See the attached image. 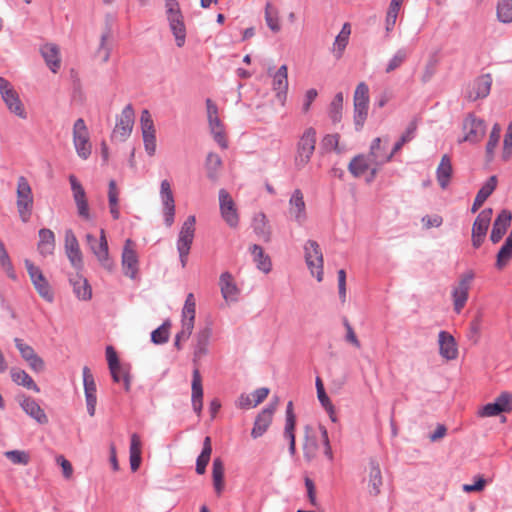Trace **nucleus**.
Listing matches in <instances>:
<instances>
[{"label": "nucleus", "mask_w": 512, "mask_h": 512, "mask_svg": "<svg viewBox=\"0 0 512 512\" xmlns=\"http://www.w3.org/2000/svg\"><path fill=\"white\" fill-rule=\"evenodd\" d=\"M87 244L96 257L99 265L108 272H113L115 269V263L109 254V246L106 238L104 229L100 230V237L97 239L92 234L86 235Z\"/></svg>", "instance_id": "f257e3e1"}, {"label": "nucleus", "mask_w": 512, "mask_h": 512, "mask_svg": "<svg viewBox=\"0 0 512 512\" xmlns=\"http://www.w3.org/2000/svg\"><path fill=\"white\" fill-rule=\"evenodd\" d=\"M24 265L38 295L46 302L52 303L54 301V292L41 268L28 259L24 261Z\"/></svg>", "instance_id": "f03ea898"}, {"label": "nucleus", "mask_w": 512, "mask_h": 512, "mask_svg": "<svg viewBox=\"0 0 512 512\" xmlns=\"http://www.w3.org/2000/svg\"><path fill=\"white\" fill-rule=\"evenodd\" d=\"M196 302L194 295L189 293L182 309L181 330L177 333L174 345L180 349L181 341H186L192 334L195 321Z\"/></svg>", "instance_id": "7ed1b4c3"}, {"label": "nucleus", "mask_w": 512, "mask_h": 512, "mask_svg": "<svg viewBox=\"0 0 512 512\" xmlns=\"http://www.w3.org/2000/svg\"><path fill=\"white\" fill-rule=\"evenodd\" d=\"M17 210L23 222H28L33 209V193L28 180L24 176H20L17 180L16 188Z\"/></svg>", "instance_id": "20e7f679"}, {"label": "nucleus", "mask_w": 512, "mask_h": 512, "mask_svg": "<svg viewBox=\"0 0 512 512\" xmlns=\"http://www.w3.org/2000/svg\"><path fill=\"white\" fill-rule=\"evenodd\" d=\"M0 94L3 102L10 113L20 119L27 118V112L18 92L13 88L8 80L0 77Z\"/></svg>", "instance_id": "39448f33"}, {"label": "nucleus", "mask_w": 512, "mask_h": 512, "mask_svg": "<svg viewBox=\"0 0 512 512\" xmlns=\"http://www.w3.org/2000/svg\"><path fill=\"white\" fill-rule=\"evenodd\" d=\"M195 224V216H189L182 224L178 235L177 250L182 267H185L187 264L188 255L195 236Z\"/></svg>", "instance_id": "423d86ee"}, {"label": "nucleus", "mask_w": 512, "mask_h": 512, "mask_svg": "<svg viewBox=\"0 0 512 512\" xmlns=\"http://www.w3.org/2000/svg\"><path fill=\"white\" fill-rule=\"evenodd\" d=\"M316 131L314 128H307L301 135L297 143V152L295 155V164L298 168L306 166L315 150Z\"/></svg>", "instance_id": "0eeeda50"}, {"label": "nucleus", "mask_w": 512, "mask_h": 512, "mask_svg": "<svg viewBox=\"0 0 512 512\" xmlns=\"http://www.w3.org/2000/svg\"><path fill=\"white\" fill-rule=\"evenodd\" d=\"M473 278L474 274L472 272L464 273L452 287L451 297L453 301V310L457 314L461 313L468 301Z\"/></svg>", "instance_id": "6e6552de"}, {"label": "nucleus", "mask_w": 512, "mask_h": 512, "mask_svg": "<svg viewBox=\"0 0 512 512\" xmlns=\"http://www.w3.org/2000/svg\"><path fill=\"white\" fill-rule=\"evenodd\" d=\"M73 144L76 149L77 155L86 160L92 152V144L85 121L79 118L73 125Z\"/></svg>", "instance_id": "1a4fd4ad"}, {"label": "nucleus", "mask_w": 512, "mask_h": 512, "mask_svg": "<svg viewBox=\"0 0 512 512\" xmlns=\"http://www.w3.org/2000/svg\"><path fill=\"white\" fill-rule=\"evenodd\" d=\"M206 110L210 132L213 135L214 140L222 148H227L228 145L225 134V128L222 121L219 118L218 107L211 99L206 100Z\"/></svg>", "instance_id": "9d476101"}, {"label": "nucleus", "mask_w": 512, "mask_h": 512, "mask_svg": "<svg viewBox=\"0 0 512 512\" xmlns=\"http://www.w3.org/2000/svg\"><path fill=\"white\" fill-rule=\"evenodd\" d=\"M306 264L318 282L323 279V254L316 241L309 240L304 246Z\"/></svg>", "instance_id": "9b49d317"}, {"label": "nucleus", "mask_w": 512, "mask_h": 512, "mask_svg": "<svg viewBox=\"0 0 512 512\" xmlns=\"http://www.w3.org/2000/svg\"><path fill=\"white\" fill-rule=\"evenodd\" d=\"M121 265L125 276L136 279L139 272V258L136 250V243L127 239L124 243Z\"/></svg>", "instance_id": "f8f14e48"}, {"label": "nucleus", "mask_w": 512, "mask_h": 512, "mask_svg": "<svg viewBox=\"0 0 512 512\" xmlns=\"http://www.w3.org/2000/svg\"><path fill=\"white\" fill-rule=\"evenodd\" d=\"M134 110L129 104L123 108L116 120V125L112 132V139L120 142L125 141L132 133L134 126Z\"/></svg>", "instance_id": "ddd939ff"}, {"label": "nucleus", "mask_w": 512, "mask_h": 512, "mask_svg": "<svg viewBox=\"0 0 512 512\" xmlns=\"http://www.w3.org/2000/svg\"><path fill=\"white\" fill-rule=\"evenodd\" d=\"M219 209L222 219L230 228H237L239 225V213L235 201L225 190L219 191Z\"/></svg>", "instance_id": "4468645a"}, {"label": "nucleus", "mask_w": 512, "mask_h": 512, "mask_svg": "<svg viewBox=\"0 0 512 512\" xmlns=\"http://www.w3.org/2000/svg\"><path fill=\"white\" fill-rule=\"evenodd\" d=\"M64 249L72 267L76 271L81 272L84 266L83 254L81 252L79 242L72 230H67L65 232Z\"/></svg>", "instance_id": "2eb2a0df"}, {"label": "nucleus", "mask_w": 512, "mask_h": 512, "mask_svg": "<svg viewBox=\"0 0 512 512\" xmlns=\"http://www.w3.org/2000/svg\"><path fill=\"white\" fill-rule=\"evenodd\" d=\"M492 215L493 210L491 208H486L482 210L476 217L472 226V245L475 248L480 247V245L483 243L491 222Z\"/></svg>", "instance_id": "dca6fc26"}, {"label": "nucleus", "mask_w": 512, "mask_h": 512, "mask_svg": "<svg viewBox=\"0 0 512 512\" xmlns=\"http://www.w3.org/2000/svg\"><path fill=\"white\" fill-rule=\"evenodd\" d=\"M159 194L163 205L165 224L170 227L174 223L175 200L169 180L164 179L161 181Z\"/></svg>", "instance_id": "f3484780"}, {"label": "nucleus", "mask_w": 512, "mask_h": 512, "mask_svg": "<svg viewBox=\"0 0 512 512\" xmlns=\"http://www.w3.org/2000/svg\"><path fill=\"white\" fill-rule=\"evenodd\" d=\"M512 411V394L502 392L493 403H488L478 411L479 417H493Z\"/></svg>", "instance_id": "a211bd4d"}, {"label": "nucleus", "mask_w": 512, "mask_h": 512, "mask_svg": "<svg viewBox=\"0 0 512 512\" xmlns=\"http://www.w3.org/2000/svg\"><path fill=\"white\" fill-rule=\"evenodd\" d=\"M69 182L71 185V190L73 193V199L75 201L78 215L86 220H91L90 209L86 197V192L82 186V184L78 181V179L74 175L69 176Z\"/></svg>", "instance_id": "6ab92c4d"}, {"label": "nucleus", "mask_w": 512, "mask_h": 512, "mask_svg": "<svg viewBox=\"0 0 512 512\" xmlns=\"http://www.w3.org/2000/svg\"><path fill=\"white\" fill-rule=\"evenodd\" d=\"M278 406V398L264 408L256 417L251 436L256 439L261 437L272 423L273 415Z\"/></svg>", "instance_id": "aec40b11"}, {"label": "nucleus", "mask_w": 512, "mask_h": 512, "mask_svg": "<svg viewBox=\"0 0 512 512\" xmlns=\"http://www.w3.org/2000/svg\"><path fill=\"white\" fill-rule=\"evenodd\" d=\"M464 138L463 141L477 143L485 135L486 125L483 120L474 115H468L463 123Z\"/></svg>", "instance_id": "412c9836"}, {"label": "nucleus", "mask_w": 512, "mask_h": 512, "mask_svg": "<svg viewBox=\"0 0 512 512\" xmlns=\"http://www.w3.org/2000/svg\"><path fill=\"white\" fill-rule=\"evenodd\" d=\"M82 374L87 411L90 416H94L97 404L96 383L90 369L87 366L83 368Z\"/></svg>", "instance_id": "4be33fe9"}, {"label": "nucleus", "mask_w": 512, "mask_h": 512, "mask_svg": "<svg viewBox=\"0 0 512 512\" xmlns=\"http://www.w3.org/2000/svg\"><path fill=\"white\" fill-rule=\"evenodd\" d=\"M15 345L19 350L22 358L28 363L29 367L36 372H42L45 368V363L41 357H39L34 349L23 342L19 338L14 339Z\"/></svg>", "instance_id": "5701e85b"}, {"label": "nucleus", "mask_w": 512, "mask_h": 512, "mask_svg": "<svg viewBox=\"0 0 512 512\" xmlns=\"http://www.w3.org/2000/svg\"><path fill=\"white\" fill-rule=\"evenodd\" d=\"M367 155L370 157L371 161L374 162L373 174H377L380 167L392 159V154H389L386 146L382 145V139L380 137L372 141L370 151Z\"/></svg>", "instance_id": "b1692460"}, {"label": "nucleus", "mask_w": 512, "mask_h": 512, "mask_svg": "<svg viewBox=\"0 0 512 512\" xmlns=\"http://www.w3.org/2000/svg\"><path fill=\"white\" fill-rule=\"evenodd\" d=\"M492 85V77L489 74L482 75L471 83L467 90V97L471 101L485 98L489 95Z\"/></svg>", "instance_id": "393cba45"}, {"label": "nucleus", "mask_w": 512, "mask_h": 512, "mask_svg": "<svg viewBox=\"0 0 512 512\" xmlns=\"http://www.w3.org/2000/svg\"><path fill=\"white\" fill-rule=\"evenodd\" d=\"M349 171L355 177L364 176L367 172H369V177L367 181H372L376 174H373L374 162L371 161L368 155H358L354 157L349 163Z\"/></svg>", "instance_id": "a878e982"}, {"label": "nucleus", "mask_w": 512, "mask_h": 512, "mask_svg": "<svg viewBox=\"0 0 512 512\" xmlns=\"http://www.w3.org/2000/svg\"><path fill=\"white\" fill-rule=\"evenodd\" d=\"M40 53L49 69L53 73H57L61 67L59 46L54 43H45L41 46Z\"/></svg>", "instance_id": "bb28decb"}, {"label": "nucleus", "mask_w": 512, "mask_h": 512, "mask_svg": "<svg viewBox=\"0 0 512 512\" xmlns=\"http://www.w3.org/2000/svg\"><path fill=\"white\" fill-rule=\"evenodd\" d=\"M269 392L268 388L262 387L255 390L252 394L243 393L238 397L236 406L243 410L254 408L267 398Z\"/></svg>", "instance_id": "cd10ccee"}, {"label": "nucleus", "mask_w": 512, "mask_h": 512, "mask_svg": "<svg viewBox=\"0 0 512 512\" xmlns=\"http://www.w3.org/2000/svg\"><path fill=\"white\" fill-rule=\"evenodd\" d=\"M273 90L276 92V97L284 104L288 90V67L282 65L273 75L272 82Z\"/></svg>", "instance_id": "c85d7f7f"}, {"label": "nucleus", "mask_w": 512, "mask_h": 512, "mask_svg": "<svg viewBox=\"0 0 512 512\" xmlns=\"http://www.w3.org/2000/svg\"><path fill=\"white\" fill-rule=\"evenodd\" d=\"M219 286L221 294L226 302H236L238 300L240 291L233 276L229 272H224L220 275Z\"/></svg>", "instance_id": "c756f323"}, {"label": "nucleus", "mask_w": 512, "mask_h": 512, "mask_svg": "<svg viewBox=\"0 0 512 512\" xmlns=\"http://www.w3.org/2000/svg\"><path fill=\"white\" fill-rule=\"evenodd\" d=\"M191 390V402L193 410L197 413V415H200L203 407V386L202 378L198 368L193 370Z\"/></svg>", "instance_id": "7c9ffc66"}, {"label": "nucleus", "mask_w": 512, "mask_h": 512, "mask_svg": "<svg viewBox=\"0 0 512 512\" xmlns=\"http://www.w3.org/2000/svg\"><path fill=\"white\" fill-rule=\"evenodd\" d=\"M512 220V214L508 210H502L494 221L493 228L490 235V240L496 244L498 243L507 231Z\"/></svg>", "instance_id": "2f4dec72"}, {"label": "nucleus", "mask_w": 512, "mask_h": 512, "mask_svg": "<svg viewBox=\"0 0 512 512\" xmlns=\"http://www.w3.org/2000/svg\"><path fill=\"white\" fill-rule=\"evenodd\" d=\"M69 282L73 287V292L79 300H90L92 297V289L88 280L78 271L75 275L70 276Z\"/></svg>", "instance_id": "473e14b6"}, {"label": "nucleus", "mask_w": 512, "mask_h": 512, "mask_svg": "<svg viewBox=\"0 0 512 512\" xmlns=\"http://www.w3.org/2000/svg\"><path fill=\"white\" fill-rule=\"evenodd\" d=\"M295 426L296 416L293 412V403L288 402L286 407V422L284 427V437L289 441V452L291 455L295 454Z\"/></svg>", "instance_id": "72a5a7b5"}, {"label": "nucleus", "mask_w": 512, "mask_h": 512, "mask_svg": "<svg viewBox=\"0 0 512 512\" xmlns=\"http://www.w3.org/2000/svg\"><path fill=\"white\" fill-rule=\"evenodd\" d=\"M438 338L440 355L446 360L456 359L458 356V349L453 336L445 331H441Z\"/></svg>", "instance_id": "f704fd0d"}, {"label": "nucleus", "mask_w": 512, "mask_h": 512, "mask_svg": "<svg viewBox=\"0 0 512 512\" xmlns=\"http://www.w3.org/2000/svg\"><path fill=\"white\" fill-rule=\"evenodd\" d=\"M289 213L299 224H302L306 219V206L303 194L298 189L293 192L289 200Z\"/></svg>", "instance_id": "c9c22d12"}, {"label": "nucleus", "mask_w": 512, "mask_h": 512, "mask_svg": "<svg viewBox=\"0 0 512 512\" xmlns=\"http://www.w3.org/2000/svg\"><path fill=\"white\" fill-rule=\"evenodd\" d=\"M252 227L256 235L263 241L269 242L271 239V226L267 216L263 212H257L252 219Z\"/></svg>", "instance_id": "e433bc0d"}, {"label": "nucleus", "mask_w": 512, "mask_h": 512, "mask_svg": "<svg viewBox=\"0 0 512 512\" xmlns=\"http://www.w3.org/2000/svg\"><path fill=\"white\" fill-rule=\"evenodd\" d=\"M55 249V235L50 229L39 230V242L37 250L41 256L46 257L52 255Z\"/></svg>", "instance_id": "4c0bfd02"}, {"label": "nucleus", "mask_w": 512, "mask_h": 512, "mask_svg": "<svg viewBox=\"0 0 512 512\" xmlns=\"http://www.w3.org/2000/svg\"><path fill=\"white\" fill-rule=\"evenodd\" d=\"M167 17L170 24V28L175 36L177 46H183L186 37V29L183 22V16L181 14V11L167 15Z\"/></svg>", "instance_id": "58836bf2"}, {"label": "nucleus", "mask_w": 512, "mask_h": 512, "mask_svg": "<svg viewBox=\"0 0 512 512\" xmlns=\"http://www.w3.org/2000/svg\"><path fill=\"white\" fill-rule=\"evenodd\" d=\"M107 196L109 212L114 220H118L120 218V189L113 179L108 183Z\"/></svg>", "instance_id": "ea45409f"}, {"label": "nucleus", "mask_w": 512, "mask_h": 512, "mask_svg": "<svg viewBox=\"0 0 512 512\" xmlns=\"http://www.w3.org/2000/svg\"><path fill=\"white\" fill-rule=\"evenodd\" d=\"M20 405L22 409L33 419H35L40 424H46L48 422V418L43 411V409L38 405V403L29 397H25L20 401Z\"/></svg>", "instance_id": "a19ab883"}, {"label": "nucleus", "mask_w": 512, "mask_h": 512, "mask_svg": "<svg viewBox=\"0 0 512 512\" xmlns=\"http://www.w3.org/2000/svg\"><path fill=\"white\" fill-rule=\"evenodd\" d=\"M130 467L133 472L137 471L141 464L142 442L138 434L133 433L130 438Z\"/></svg>", "instance_id": "79ce46f5"}, {"label": "nucleus", "mask_w": 512, "mask_h": 512, "mask_svg": "<svg viewBox=\"0 0 512 512\" xmlns=\"http://www.w3.org/2000/svg\"><path fill=\"white\" fill-rule=\"evenodd\" d=\"M350 34L351 26L349 23H345L342 26V29L339 32V34L336 36L332 46V53L337 59L342 57L344 50L349 42Z\"/></svg>", "instance_id": "37998d69"}, {"label": "nucleus", "mask_w": 512, "mask_h": 512, "mask_svg": "<svg viewBox=\"0 0 512 512\" xmlns=\"http://www.w3.org/2000/svg\"><path fill=\"white\" fill-rule=\"evenodd\" d=\"M382 486V475L379 464L375 460H371L369 463V493L373 496H377L380 493Z\"/></svg>", "instance_id": "c03bdc74"}, {"label": "nucleus", "mask_w": 512, "mask_h": 512, "mask_svg": "<svg viewBox=\"0 0 512 512\" xmlns=\"http://www.w3.org/2000/svg\"><path fill=\"white\" fill-rule=\"evenodd\" d=\"M250 252L253 256V260L257 265V268L268 274L272 269V263L270 257L264 253L261 246L254 244L250 247Z\"/></svg>", "instance_id": "a18cd8bd"}, {"label": "nucleus", "mask_w": 512, "mask_h": 512, "mask_svg": "<svg viewBox=\"0 0 512 512\" xmlns=\"http://www.w3.org/2000/svg\"><path fill=\"white\" fill-rule=\"evenodd\" d=\"M437 181L441 188L445 189L452 176V164L449 156L443 155L437 167Z\"/></svg>", "instance_id": "49530a36"}, {"label": "nucleus", "mask_w": 512, "mask_h": 512, "mask_svg": "<svg viewBox=\"0 0 512 512\" xmlns=\"http://www.w3.org/2000/svg\"><path fill=\"white\" fill-rule=\"evenodd\" d=\"M211 329L209 327H205L201 329L196 335V345L194 349V362L199 360L207 353V346L209 343V339L211 337Z\"/></svg>", "instance_id": "de8ad7c7"}, {"label": "nucleus", "mask_w": 512, "mask_h": 512, "mask_svg": "<svg viewBox=\"0 0 512 512\" xmlns=\"http://www.w3.org/2000/svg\"><path fill=\"white\" fill-rule=\"evenodd\" d=\"M213 486L217 495H221L224 487V465L220 458H215L212 466Z\"/></svg>", "instance_id": "09e8293b"}, {"label": "nucleus", "mask_w": 512, "mask_h": 512, "mask_svg": "<svg viewBox=\"0 0 512 512\" xmlns=\"http://www.w3.org/2000/svg\"><path fill=\"white\" fill-rule=\"evenodd\" d=\"M12 380L17 384L27 389H31L35 392H39L40 389L33 379L22 369L13 368L10 371Z\"/></svg>", "instance_id": "8fccbe9b"}, {"label": "nucleus", "mask_w": 512, "mask_h": 512, "mask_svg": "<svg viewBox=\"0 0 512 512\" xmlns=\"http://www.w3.org/2000/svg\"><path fill=\"white\" fill-rule=\"evenodd\" d=\"M212 453V445H211V438L209 436L205 437L203 442V449L201 454L197 458L196 462V472L198 474H204L206 467L210 461Z\"/></svg>", "instance_id": "3c124183"}, {"label": "nucleus", "mask_w": 512, "mask_h": 512, "mask_svg": "<svg viewBox=\"0 0 512 512\" xmlns=\"http://www.w3.org/2000/svg\"><path fill=\"white\" fill-rule=\"evenodd\" d=\"M265 21L272 32L277 33L281 30L279 11L271 3L266 4Z\"/></svg>", "instance_id": "603ef678"}, {"label": "nucleus", "mask_w": 512, "mask_h": 512, "mask_svg": "<svg viewBox=\"0 0 512 512\" xmlns=\"http://www.w3.org/2000/svg\"><path fill=\"white\" fill-rule=\"evenodd\" d=\"M512 259V239H506L503 246L497 253L496 268L502 270Z\"/></svg>", "instance_id": "864d4df0"}, {"label": "nucleus", "mask_w": 512, "mask_h": 512, "mask_svg": "<svg viewBox=\"0 0 512 512\" xmlns=\"http://www.w3.org/2000/svg\"><path fill=\"white\" fill-rule=\"evenodd\" d=\"M497 19L504 24L512 23V0H499L496 7Z\"/></svg>", "instance_id": "5fc2aeb1"}, {"label": "nucleus", "mask_w": 512, "mask_h": 512, "mask_svg": "<svg viewBox=\"0 0 512 512\" xmlns=\"http://www.w3.org/2000/svg\"><path fill=\"white\" fill-rule=\"evenodd\" d=\"M222 166L221 157L215 153H209L206 159L207 175L210 179L216 180L218 178L219 170Z\"/></svg>", "instance_id": "6e6d98bb"}, {"label": "nucleus", "mask_w": 512, "mask_h": 512, "mask_svg": "<svg viewBox=\"0 0 512 512\" xmlns=\"http://www.w3.org/2000/svg\"><path fill=\"white\" fill-rule=\"evenodd\" d=\"M343 110V94L337 93L330 103L329 117L333 123H339L342 118Z\"/></svg>", "instance_id": "4d7b16f0"}, {"label": "nucleus", "mask_w": 512, "mask_h": 512, "mask_svg": "<svg viewBox=\"0 0 512 512\" xmlns=\"http://www.w3.org/2000/svg\"><path fill=\"white\" fill-rule=\"evenodd\" d=\"M354 105L369 106V87L365 82H360L354 91Z\"/></svg>", "instance_id": "13d9d810"}, {"label": "nucleus", "mask_w": 512, "mask_h": 512, "mask_svg": "<svg viewBox=\"0 0 512 512\" xmlns=\"http://www.w3.org/2000/svg\"><path fill=\"white\" fill-rule=\"evenodd\" d=\"M0 266L6 272L7 276L12 280H16V273L10 260V257L6 251L4 243L0 240Z\"/></svg>", "instance_id": "bf43d9fd"}, {"label": "nucleus", "mask_w": 512, "mask_h": 512, "mask_svg": "<svg viewBox=\"0 0 512 512\" xmlns=\"http://www.w3.org/2000/svg\"><path fill=\"white\" fill-rule=\"evenodd\" d=\"M171 323L165 321L160 327L151 333V341L154 344H164L169 339Z\"/></svg>", "instance_id": "052dcab7"}, {"label": "nucleus", "mask_w": 512, "mask_h": 512, "mask_svg": "<svg viewBox=\"0 0 512 512\" xmlns=\"http://www.w3.org/2000/svg\"><path fill=\"white\" fill-rule=\"evenodd\" d=\"M111 376L113 378V381L116 383L123 382L124 388L126 391L130 390L131 386V378L129 374V368L122 366L121 364L118 365L115 369V373L110 372Z\"/></svg>", "instance_id": "680f3d73"}, {"label": "nucleus", "mask_w": 512, "mask_h": 512, "mask_svg": "<svg viewBox=\"0 0 512 512\" xmlns=\"http://www.w3.org/2000/svg\"><path fill=\"white\" fill-rule=\"evenodd\" d=\"M4 455L15 465H28L31 459L30 454L24 450H9Z\"/></svg>", "instance_id": "e2e57ef3"}, {"label": "nucleus", "mask_w": 512, "mask_h": 512, "mask_svg": "<svg viewBox=\"0 0 512 512\" xmlns=\"http://www.w3.org/2000/svg\"><path fill=\"white\" fill-rule=\"evenodd\" d=\"M316 389H317V397L322 404V406L326 409L328 413L333 414V404L331 403L329 397L327 396L323 382L320 377L316 378Z\"/></svg>", "instance_id": "0e129e2a"}, {"label": "nucleus", "mask_w": 512, "mask_h": 512, "mask_svg": "<svg viewBox=\"0 0 512 512\" xmlns=\"http://www.w3.org/2000/svg\"><path fill=\"white\" fill-rule=\"evenodd\" d=\"M140 126L142 135L156 133L154 121L150 112L145 109L141 112Z\"/></svg>", "instance_id": "69168bd1"}, {"label": "nucleus", "mask_w": 512, "mask_h": 512, "mask_svg": "<svg viewBox=\"0 0 512 512\" xmlns=\"http://www.w3.org/2000/svg\"><path fill=\"white\" fill-rule=\"evenodd\" d=\"M501 127L499 124H494L490 135L489 140L486 145V153L488 156H492L495 148L497 147L500 139Z\"/></svg>", "instance_id": "338daca9"}, {"label": "nucleus", "mask_w": 512, "mask_h": 512, "mask_svg": "<svg viewBox=\"0 0 512 512\" xmlns=\"http://www.w3.org/2000/svg\"><path fill=\"white\" fill-rule=\"evenodd\" d=\"M369 106L354 105V124L356 130H361L368 116Z\"/></svg>", "instance_id": "774afa93"}]
</instances>
